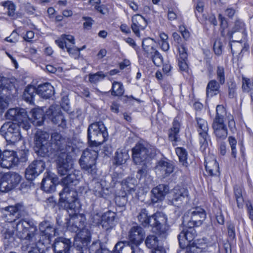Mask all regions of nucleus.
Masks as SVG:
<instances>
[{
    "instance_id": "1",
    "label": "nucleus",
    "mask_w": 253,
    "mask_h": 253,
    "mask_svg": "<svg viewBox=\"0 0 253 253\" xmlns=\"http://www.w3.org/2000/svg\"><path fill=\"white\" fill-rule=\"evenodd\" d=\"M23 211L24 206L20 204L7 207L2 210L7 222L1 231L4 244L8 245L13 240L14 228L17 231V237L21 240L30 241L34 244L41 241L37 239L39 236L36 233L37 227L32 220L17 221L16 218L21 216Z\"/></svg>"
},
{
    "instance_id": "2",
    "label": "nucleus",
    "mask_w": 253,
    "mask_h": 253,
    "mask_svg": "<svg viewBox=\"0 0 253 253\" xmlns=\"http://www.w3.org/2000/svg\"><path fill=\"white\" fill-rule=\"evenodd\" d=\"M7 120L14 121L17 123H5L1 127L0 133L4 136L9 144H14L21 138L20 128L28 130L31 127V119L26 110L22 108L16 107L9 109L5 113Z\"/></svg>"
},
{
    "instance_id": "3",
    "label": "nucleus",
    "mask_w": 253,
    "mask_h": 253,
    "mask_svg": "<svg viewBox=\"0 0 253 253\" xmlns=\"http://www.w3.org/2000/svg\"><path fill=\"white\" fill-rule=\"evenodd\" d=\"M137 218L140 225L144 227H152L160 237L166 238L168 235V218L164 213L157 212L149 215L146 209H141L138 212Z\"/></svg>"
},
{
    "instance_id": "4",
    "label": "nucleus",
    "mask_w": 253,
    "mask_h": 253,
    "mask_svg": "<svg viewBox=\"0 0 253 253\" xmlns=\"http://www.w3.org/2000/svg\"><path fill=\"white\" fill-rule=\"evenodd\" d=\"M50 142V156L53 155L58 156L61 155L65 156L66 154L74 151V148L69 139L63 137L57 132H54L51 136Z\"/></svg>"
},
{
    "instance_id": "5",
    "label": "nucleus",
    "mask_w": 253,
    "mask_h": 253,
    "mask_svg": "<svg viewBox=\"0 0 253 253\" xmlns=\"http://www.w3.org/2000/svg\"><path fill=\"white\" fill-rule=\"evenodd\" d=\"M60 203L70 215L79 212V208L76 206L78 193L74 187L65 186L60 193Z\"/></svg>"
},
{
    "instance_id": "6",
    "label": "nucleus",
    "mask_w": 253,
    "mask_h": 253,
    "mask_svg": "<svg viewBox=\"0 0 253 253\" xmlns=\"http://www.w3.org/2000/svg\"><path fill=\"white\" fill-rule=\"evenodd\" d=\"M108 132L102 122L90 125L87 129V138L90 145L98 146L104 142L107 138Z\"/></svg>"
},
{
    "instance_id": "7",
    "label": "nucleus",
    "mask_w": 253,
    "mask_h": 253,
    "mask_svg": "<svg viewBox=\"0 0 253 253\" xmlns=\"http://www.w3.org/2000/svg\"><path fill=\"white\" fill-rule=\"evenodd\" d=\"M49 135L46 132L38 130L35 133L34 141L35 149L39 156L50 157Z\"/></svg>"
},
{
    "instance_id": "8",
    "label": "nucleus",
    "mask_w": 253,
    "mask_h": 253,
    "mask_svg": "<svg viewBox=\"0 0 253 253\" xmlns=\"http://www.w3.org/2000/svg\"><path fill=\"white\" fill-rule=\"evenodd\" d=\"M206 218V211L199 207L188 211L183 216V223L187 226H199Z\"/></svg>"
},
{
    "instance_id": "9",
    "label": "nucleus",
    "mask_w": 253,
    "mask_h": 253,
    "mask_svg": "<svg viewBox=\"0 0 253 253\" xmlns=\"http://www.w3.org/2000/svg\"><path fill=\"white\" fill-rule=\"evenodd\" d=\"M97 156L98 153L95 150H85L79 161L82 169L91 174H94L96 172L95 164Z\"/></svg>"
},
{
    "instance_id": "10",
    "label": "nucleus",
    "mask_w": 253,
    "mask_h": 253,
    "mask_svg": "<svg viewBox=\"0 0 253 253\" xmlns=\"http://www.w3.org/2000/svg\"><path fill=\"white\" fill-rule=\"evenodd\" d=\"M142 44L144 51V56L150 59L156 66H161L163 62V57L154 47L153 40L151 38H146L142 41Z\"/></svg>"
},
{
    "instance_id": "11",
    "label": "nucleus",
    "mask_w": 253,
    "mask_h": 253,
    "mask_svg": "<svg viewBox=\"0 0 253 253\" xmlns=\"http://www.w3.org/2000/svg\"><path fill=\"white\" fill-rule=\"evenodd\" d=\"M21 179V176L15 172L3 173L0 180V191L7 192L10 191L19 183Z\"/></svg>"
},
{
    "instance_id": "12",
    "label": "nucleus",
    "mask_w": 253,
    "mask_h": 253,
    "mask_svg": "<svg viewBox=\"0 0 253 253\" xmlns=\"http://www.w3.org/2000/svg\"><path fill=\"white\" fill-rule=\"evenodd\" d=\"M145 232L139 226L132 227L128 234V241L126 243L130 247L132 253H134L138 249V246L142 242L144 238Z\"/></svg>"
},
{
    "instance_id": "13",
    "label": "nucleus",
    "mask_w": 253,
    "mask_h": 253,
    "mask_svg": "<svg viewBox=\"0 0 253 253\" xmlns=\"http://www.w3.org/2000/svg\"><path fill=\"white\" fill-rule=\"evenodd\" d=\"M196 122L200 149L204 151L208 146V143L211 141L210 136L208 133L209 126L208 122L206 120L200 118H197Z\"/></svg>"
},
{
    "instance_id": "14",
    "label": "nucleus",
    "mask_w": 253,
    "mask_h": 253,
    "mask_svg": "<svg viewBox=\"0 0 253 253\" xmlns=\"http://www.w3.org/2000/svg\"><path fill=\"white\" fill-rule=\"evenodd\" d=\"M170 194L169 202L177 208L183 207L189 202L188 191L184 188L175 187L172 190Z\"/></svg>"
},
{
    "instance_id": "15",
    "label": "nucleus",
    "mask_w": 253,
    "mask_h": 253,
    "mask_svg": "<svg viewBox=\"0 0 253 253\" xmlns=\"http://www.w3.org/2000/svg\"><path fill=\"white\" fill-rule=\"evenodd\" d=\"M14 88V84L5 78H0V110L6 108L8 105L7 98Z\"/></svg>"
},
{
    "instance_id": "16",
    "label": "nucleus",
    "mask_w": 253,
    "mask_h": 253,
    "mask_svg": "<svg viewBox=\"0 0 253 253\" xmlns=\"http://www.w3.org/2000/svg\"><path fill=\"white\" fill-rule=\"evenodd\" d=\"M40 234L38 233L37 229L36 233L38 235V239H42L44 244L49 242L50 238L58 234V229L53 227V225L48 221H43L39 224Z\"/></svg>"
},
{
    "instance_id": "17",
    "label": "nucleus",
    "mask_w": 253,
    "mask_h": 253,
    "mask_svg": "<svg viewBox=\"0 0 253 253\" xmlns=\"http://www.w3.org/2000/svg\"><path fill=\"white\" fill-rule=\"evenodd\" d=\"M55 43L61 49L66 48L70 54H77L80 51V49L75 46V39L72 35H63L55 41Z\"/></svg>"
},
{
    "instance_id": "18",
    "label": "nucleus",
    "mask_w": 253,
    "mask_h": 253,
    "mask_svg": "<svg viewBox=\"0 0 253 253\" xmlns=\"http://www.w3.org/2000/svg\"><path fill=\"white\" fill-rule=\"evenodd\" d=\"M45 115L50 118L52 123L58 126L64 128L66 127V121L61 113L60 107L58 105H51L45 112Z\"/></svg>"
},
{
    "instance_id": "19",
    "label": "nucleus",
    "mask_w": 253,
    "mask_h": 253,
    "mask_svg": "<svg viewBox=\"0 0 253 253\" xmlns=\"http://www.w3.org/2000/svg\"><path fill=\"white\" fill-rule=\"evenodd\" d=\"M78 213L77 212L73 215L69 214L70 218L66 222L67 228L71 232L76 233L81 230L76 238L80 237L79 234L83 230H87L86 229H84V217L81 215L78 214Z\"/></svg>"
},
{
    "instance_id": "20",
    "label": "nucleus",
    "mask_w": 253,
    "mask_h": 253,
    "mask_svg": "<svg viewBox=\"0 0 253 253\" xmlns=\"http://www.w3.org/2000/svg\"><path fill=\"white\" fill-rule=\"evenodd\" d=\"M132 159L136 165L145 164L150 157L149 150L142 144H136L132 149Z\"/></svg>"
},
{
    "instance_id": "21",
    "label": "nucleus",
    "mask_w": 253,
    "mask_h": 253,
    "mask_svg": "<svg viewBox=\"0 0 253 253\" xmlns=\"http://www.w3.org/2000/svg\"><path fill=\"white\" fill-rule=\"evenodd\" d=\"M69 154H66L65 156L61 155L57 156V169L61 175L67 174L75 170L73 168V162L69 158Z\"/></svg>"
},
{
    "instance_id": "22",
    "label": "nucleus",
    "mask_w": 253,
    "mask_h": 253,
    "mask_svg": "<svg viewBox=\"0 0 253 253\" xmlns=\"http://www.w3.org/2000/svg\"><path fill=\"white\" fill-rule=\"evenodd\" d=\"M69 154H66L65 156L61 155L57 156V169L61 175L67 174L75 170L73 168V162L69 158Z\"/></svg>"
},
{
    "instance_id": "23",
    "label": "nucleus",
    "mask_w": 253,
    "mask_h": 253,
    "mask_svg": "<svg viewBox=\"0 0 253 253\" xmlns=\"http://www.w3.org/2000/svg\"><path fill=\"white\" fill-rule=\"evenodd\" d=\"M0 166L3 168L10 169L13 166H16L19 162V158L16 152L13 151L5 150L1 154Z\"/></svg>"
},
{
    "instance_id": "24",
    "label": "nucleus",
    "mask_w": 253,
    "mask_h": 253,
    "mask_svg": "<svg viewBox=\"0 0 253 253\" xmlns=\"http://www.w3.org/2000/svg\"><path fill=\"white\" fill-rule=\"evenodd\" d=\"M173 170L174 166L172 163L169 161L160 160L155 167L157 175L163 178L169 176Z\"/></svg>"
},
{
    "instance_id": "25",
    "label": "nucleus",
    "mask_w": 253,
    "mask_h": 253,
    "mask_svg": "<svg viewBox=\"0 0 253 253\" xmlns=\"http://www.w3.org/2000/svg\"><path fill=\"white\" fill-rule=\"evenodd\" d=\"M194 226H188L180 233L178 236L179 244L181 249H184L186 244H190L195 237L196 231Z\"/></svg>"
},
{
    "instance_id": "26",
    "label": "nucleus",
    "mask_w": 253,
    "mask_h": 253,
    "mask_svg": "<svg viewBox=\"0 0 253 253\" xmlns=\"http://www.w3.org/2000/svg\"><path fill=\"white\" fill-rule=\"evenodd\" d=\"M169 186L167 184H159L153 188L151 190L152 196L151 201L153 203H156L158 201H163L169 192Z\"/></svg>"
},
{
    "instance_id": "27",
    "label": "nucleus",
    "mask_w": 253,
    "mask_h": 253,
    "mask_svg": "<svg viewBox=\"0 0 253 253\" xmlns=\"http://www.w3.org/2000/svg\"><path fill=\"white\" fill-rule=\"evenodd\" d=\"M147 24L146 19L141 15L136 14L132 17L131 29L138 37L140 36V30H144Z\"/></svg>"
},
{
    "instance_id": "28",
    "label": "nucleus",
    "mask_w": 253,
    "mask_h": 253,
    "mask_svg": "<svg viewBox=\"0 0 253 253\" xmlns=\"http://www.w3.org/2000/svg\"><path fill=\"white\" fill-rule=\"evenodd\" d=\"M212 127L217 141H222L226 138L228 130L224 123H212Z\"/></svg>"
},
{
    "instance_id": "29",
    "label": "nucleus",
    "mask_w": 253,
    "mask_h": 253,
    "mask_svg": "<svg viewBox=\"0 0 253 253\" xmlns=\"http://www.w3.org/2000/svg\"><path fill=\"white\" fill-rule=\"evenodd\" d=\"M205 169L207 172L211 176H218L219 175V168L218 164L214 157L209 160L205 158Z\"/></svg>"
},
{
    "instance_id": "30",
    "label": "nucleus",
    "mask_w": 253,
    "mask_h": 253,
    "mask_svg": "<svg viewBox=\"0 0 253 253\" xmlns=\"http://www.w3.org/2000/svg\"><path fill=\"white\" fill-rule=\"evenodd\" d=\"M36 91L42 97L47 99L53 95L54 88L49 83H45L38 85Z\"/></svg>"
},
{
    "instance_id": "31",
    "label": "nucleus",
    "mask_w": 253,
    "mask_h": 253,
    "mask_svg": "<svg viewBox=\"0 0 253 253\" xmlns=\"http://www.w3.org/2000/svg\"><path fill=\"white\" fill-rule=\"evenodd\" d=\"M115 216L116 213L114 212L108 211L105 212L101 216L100 225L106 230L111 228L113 226Z\"/></svg>"
},
{
    "instance_id": "32",
    "label": "nucleus",
    "mask_w": 253,
    "mask_h": 253,
    "mask_svg": "<svg viewBox=\"0 0 253 253\" xmlns=\"http://www.w3.org/2000/svg\"><path fill=\"white\" fill-rule=\"evenodd\" d=\"M40 244H44V242H42V239H41L40 241L34 244L32 243V242L30 241H26L25 244L22 245L21 250L23 251H26L30 249V250L28 251V253H45L43 250L39 248V246Z\"/></svg>"
},
{
    "instance_id": "33",
    "label": "nucleus",
    "mask_w": 253,
    "mask_h": 253,
    "mask_svg": "<svg viewBox=\"0 0 253 253\" xmlns=\"http://www.w3.org/2000/svg\"><path fill=\"white\" fill-rule=\"evenodd\" d=\"M179 128L180 123L176 119H175L172 123V127L169 131V139L172 142L173 146L176 145V142L178 141Z\"/></svg>"
},
{
    "instance_id": "34",
    "label": "nucleus",
    "mask_w": 253,
    "mask_h": 253,
    "mask_svg": "<svg viewBox=\"0 0 253 253\" xmlns=\"http://www.w3.org/2000/svg\"><path fill=\"white\" fill-rule=\"evenodd\" d=\"M220 84L215 80H211L206 87V94L208 98H211L219 93Z\"/></svg>"
},
{
    "instance_id": "35",
    "label": "nucleus",
    "mask_w": 253,
    "mask_h": 253,
    "mask_svg": "<svg viewBox=\"0 0 253 253\" xmlns=\"http://www.w3.org/2000/svg\"><path fill=\"white\" fill-rule=\"evenodd\" d=\"M76 172L78 173L79 172L74 170L73 172H71L67 174V175L66 177L62 178V183L64 187L70 186L74 187V186L78 184V175Z\"/></svg>"
},
{
    "instance_id": "36",
    "label": "nucleus",
    "mask_w": 253,
    "mask_h": 253,
    "mask_svg": "<svg viewBox=\"0 0 253 253\" xmlns=\"http://www.w3.org/2000/svg\"><path fill=\"white\" fill-rule=\"evenodd\" d=\"M41 188L46 192L51 193L54 192L55 189V184L54 182V179L50 176H46L43 178Z\"/></svg>"
},
{
    "instance_id": "37",
    "label": "nucleus",
    "mask_w": 253,
    "mask_h": 253,
    "mask_svg": "<svg viewBox=\"0 0 253 253\" xmlns=\"http://www.w3.org/2000/svg\"><path fill=\"white\" fill-rule=\"evenodd\" d=\"M136 185V179L132 177H127L122 182L123 188L128 193H132L135 191Z\"/></svg>"
},
{
    "instance_id": "38",
    "label": "nucleus",
    "mask_w": 253,
    "mask_h": 253,
    "mask_svg": "<svg viewBox=\"0 0 253 253\" xmlns=\"http://www.w3.org/2000/svg\"><path fill=\"white\" fill-rule=\"evenodd\" d=\"M234 194L237 207L243 208L244 205V199L243 196V188L241 185H236L234 187Z\"/></svg>"
},
{
    "instance_id": "39",
    "label": "nucleus",
    "mask_w": 253,
    "mask_h": 253,
    "mask_svg": "<svg viewBox=\"0 0 253 253\" xmlns=\"http://www.w3.org/2000/svg\"><path fill=\"white\" fill-rule=\"evenodd\" d=\"M37 93L36 88L33 85H28L23 92V98L30 104H33L34 97Z\"/></svg>"
},
{
    "instance_id": "40",
    "label": "nucleus",
    "mask_w": 253,
    "mask_h": 253,
    "mask_svg": "<svg viewBox=\"0 0 253 253\" xmlns=\"http://www.w3.org/2000/svg\"><path fill=\"white\" fill-rule=\"evenodd\" d=\"M0 4L7 8V14L8 16L13 19H15L17 18V14L15 12L16 6L12 1L7 0L1 2Z\"/></svg>"
},
{
    "instance_id": "41",
    "label": "nucleus",
    "mask_w": 253,
    "mask_h": 253,
    "mask_svg": "<svg viewBox=\"0 0 253 253\" xmlns=\"http://www.w3.org/2000/svg\"><path fill=\"white\" fill-rule=\"evenodd\" d=\"M125 91L124 87L122 83L114 81L112 83L111 94L115 96H121Z\"/></svg>"
},
{
    "instance_id": "42",
    "label": "nucleus",
    "mask_w": 253,
    "mask_h": 253,
    "mask_svg": "<svg viewBox=\"0 0 253 253\" xmlns=\"http://www.w3.org/2000/svg\"><path fill=\"white\" fill-rule=\"evenodd\" d=\"M216 114L213 120V123H224V119L226 116L225 108L220 105H218L216 108Z\"/></svg>"
},
{
    "instance_id": "43",
    "label": "nucleus",
    "mask_w": 253,
    "mask_h": 253,
    "mask_svg": "<svg viewBox=\"0 0 253 253\" xmlns=\"http://www.w3.org/2000/svg\"><path fill=\"white\" fill-rule=\"evenodd\" d=\"M30 113L32 117L37 122L36 123L38 126H42L43 122V113L42 110L35 108L31 110Z\"/></svg>"
},
{
    "instance_id": "44",
    "label": "nucleus",
    "mask_w": 253,
    "mask_h": 253,
    "mask_svg": "<svg viewBox=\"0 0 253 253\" xmlns=\"http://www.w3.org/2000/svg\"><path fill=\"white\" fill-rule=\"evenodd\" d=\"M92 183V191L94 194L98 197H103L106 194L103 184L101 182L96 181H93Z\"/></svg>"
},
{
    "instance_id": "45",
    "label": "nucleus",
    "mask_w": 253,
    "mask_h": 253,
    "mask_svg": "<svg viewBox=\"0 0 253 253\" xmlns=\"http://www.w3.org/2000/svg\"><path fill=\"white\" fill-rule=\"evenodd\" d=\"M128 158L129 155L126 151L118 150L115 153V160L117 165H121L125 163Z\"/></svg>"
},
{
    "instance_id": "46",
    "label": "nucleus",
    "mask_w": 253,
    "mask_h": 253,
    "mask_svg": "<svg viewBox=\"0 0 253 253\" xmlns=\"http://www.w3.org/2000/svg\"><path fill=\"white\" fill-rule=\"evenodd\" d=\"M175 151L180 162L182 163L183 166L186 167L188 163L187 162V152L186 150L182 147H177L176 148Z\"/></svg>"
},
{
    "instance_id": "47",
    "label": "nucleus",
    "mask_w": 253,
    "mask_h": 253,
    "mask_svg": "<svg viewBox=\"0 0 253 253\" xmlns=\"http://www.w3.org/2000/svg\"><path fill=\"white\" fill-rule=\"evenodd\" d=\"M146 246L150 249H156L158 247L159 240L158 238L154 235H150L147 237L145 241Z\"/></svg>"
},
{
    "instance_id": "48",
    "label": "nucleus",
    "mask_w": 253,
    "mask_h": 253,
    "mask_svg": "<svg viewBox=\"0 0 253 253\" xmlns=\"http://www.w3.org/2000/svg\"><path fill=\"white\" fill-rule=\"evenodd\" d=\"M180 251V253H200L201 249L198 247L194 243L187 244L184 249Z\"/></svg>"
},
{
    "instance_id": "49",
    "label": "nucleus",
    "mask_w": 253,
    "mask_h": 253,
    "mask_svg": "<svg viewBox=\"0 0 253 253\" xmlns=\"http://www.w3.org/2000/svg\"><path fill=\"white\" fill-rule=\"evenodd\" d=\"M45 163L42 160H37L34 161L31 164V167L36 170V173L40 174L45 169Z\"/></svg>"
},
{
    "instance_id": "50",
    "label": "nucleus",
    "mask_w": 253,
    "mask_h": 253,
    "mask_svg": "<svg viewBox=\"0 0 253 253\" xmlns=\"http://www.w3.org/2000/svg\"><path fill=\"white\" fill-rule=\"evenodd\" d=\"M106 76L102 72H98L95 74H89L88 75L89 81L91 84H96L100 80L105 78Z\"/></svg>"
},
{
    "instance_id": "51",
    "label": "nucleus",
    "mask_w": 253,
    "mask_h": 253,
    "mask_svg": "<svg viewBox=\"0 0 253 253\" xmlns=\"http://www.w3.org/2000/svg\"><path fill=\"white\" fill-rule=\"evenodd\" d=\"M228 96L230 98H233L236 96L237 85L235 82L231 80L228 82Z\"/></svg>"
},
{
    "instance_id": "52",
    "label": "nucleus",
    "mask_w": 253,
    "mask_h": 253,
    "mask_svg": "<svg viewBox=\"0 0 253 253\" xmlns=\"http://www.w3.org/2000/svg\"><path fill=\"white\" fill-rule=\"evenodd\" d=\"M216 78L218 80L217 82L221 85H223L224 84L225 82V70L223 66H218L217 67V69L216 71Z\"/></svg>"
},
{
    "instance_id": "53",
    "label": "nucleus",
    "mask_w": 253,
    "mask_h": 253,
    "mask_svg": "<svg viewBox=\"0 0 253 253\" xmlns=\"http://www.w3.org/2000/svg\"><path fill=\"white\" fill-rule=\"evenodd\" d=\"M36 170L31 167V164L26 169L25 177L29 180H32L35 178L36 176L39 175V173H36Z\"/></svg>"
},
{
    "instance_id": "54",
    "label": "nucleus",
    "mask_w": 253,
    "mask_h": 253,
    "mask_svg": "<svg viewBox=\"0 0 253 253\" xmlns=\"http://www.w3.org/2000/svg\"><path fill=\"white\" fill-rule=\"evenodd\" d=\"M223 46L222 41L220 39H216L213 44V50L215 54L220 55L222 54Z\"/></svg>"
},
{
    "instance_id": "55",
    "label": "nucleus",
    "mask_w": 253,
    "mask_h": 253,
    "mask_svg": "<svg viewBox=\"0 0 253 253\" xmlns=\"http://www.w3.org/2000/svg\"><path fill=\"white\" fill-rule=\"evenodd\" d=\"M228 142L231 149V155L234 158H236L237 154V140L233 136L228 137Z\"/></svg>"
},
{
    "instance_id": "56",
    "label": "nucleus",
    "mask_w": 253,
    "mask_h": 253,
    "mask_svg": "<svg viewBox=\"0 0 253 253\" xmlns=\"http://www.w3.org/2000/svg\"><path fill=\"white\" fill-rule=\"evenodd\" d=\"M122 178L121 173L114 172L112 174V180L110 183L111 186L114 187L117 183L120 182Z\"/></svg>"
},
{
    "instance_id": "57",
    "label": "nucleus",
    "mask_w": 253,
    "mask_h": 253,
    "mask_svg": "<svg viewBox=\"0 0 253 253\" xmlns=\"http://www.w3.org/2000/svg\"><path fill=\"white\" fill-rule=\"evenodd\" d=\"M101 216L98 213L93 212L90 215V221L95 225L100 224Z\"/></svg>"
},
{
    "instance_id": "58",
    "label": "nucleus",
    "mask_w": 253,
    "mask_h": 253,
    "mask_svg": "<svg viewBox=\"0 0 253 253\" xmlns=\"http://www.w3.org/2000/svg\"><path fill=\"white\" fill-rule=\"evenodd\" d=\"M142 167L139 169L137 173L136 177L139 179L145 177L147 173V167L145 164H141Z\"/></svg>"
},
{
    "instance_id": "59",
    "label": "nucleus",
    "mask_w": 253,
    "mask_h": 253,
    "mask_svg": "<svg viewBox=\"0 0 253 253\" xmlns=\"http://www.w3.org/2000/svg\"><path fill=\"white\" fill-rule=\"evenodd\" d=\"M178 51L179 53V58L183 59H187V49L184 46V45L181 44L179 45L178 47Z\"/></svg>"
},
{
    "instance_id": "60",
    "label": "nucleus",
    "mask_w": 253,
    "mask_h": 253,
    "mask_svg": "<svg viewBox=\"0 0 253 253\" xmlns=\"http://www.w3.org/2000/svg\"><path fill=\"white\" fill-rule=\"evenodd\" d=\"M178 66L182 71H186L188 70L187 59L178 58Z\"/></svg>"
},
{
    "instance_id": "61",
    "label": "nucleus",
    "mask_w": 253,
    "mask_h": 253,
    "mask_svg": "<svg viewBox=\"0 0 253 253\" xmlns=\"http://www.w3.org/2000/svg\"><path fill=\"white\" fill-rule=\"evenodd\" d=\"M115 202L119 206L124 207L127 202V199L125 196L122 197L118 196L116 197Z\"/></svg>"
},
{
    "instance_id": "62",
    "label": "nucleus",
    "mask_w": 253,
    "mask_h": 253,
    "mask_svg": "<svg viewBox=\"0 0 253 253\" xmlns=\"http://www.w3.org/2000/svg\"><path fill=\"white\" fill-rule=\"evenodd\" d=\"M83 19L85 21L84 23V28L86 29H90L92 27L94 21L89 17H83Z\"/></svg>"
},
{
    "instance_id": "63",
    "label": "nucleus",
    "mask_w": 253,
    "mask_h": 253,
    "mask_svg": "<svg viewBox=\"0 0 253 253\" xmlns=\"http://www.w3.org/2000/svg\"><path fill=\"white\" fill-rule=\"evenodd\" d=\"M251 84L250 79L243 77L242 78V88L244 91H249Z\"/></svg>"
},
{
    "instance_id": "64",
    "label": "nucleus",
    "mask_w": 253,
    "mask_h": 253,
    "mask_svg": "<svg viewBox=\"0 0 253 253\" xmlns=\"http://www.w3.org/2000/svg\"><path fill=\"white\" fill-rule=\"evenodd\" d=\"M24 9L27 14L29 15L33 14L35 11V7L30 3H25L24 5Z\"/></svg>"
}]
</instances>
